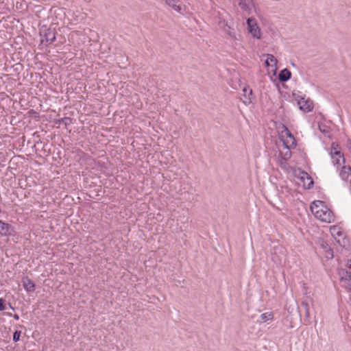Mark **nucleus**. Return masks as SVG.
<instances>
[{
  "instance_id": "7",
  "label": "nucleus",
  "mask_w": 351,
  "mask_h": 351,
  "mask_svg": "<svg viewBox=\"0 0 351 351\" xmlns=\"http://www.w3.org/2000/svg\"><path fill=\"white\" fill-rule=\"evenodd\" d=\"M239 5L244 12L250 14L253 8H254V0H238Z\"/></svg>"
},
{
  "instance_id": "12",
  "label": "nucleus",
  "mask_w": 351,
  "mask_h": 351,
  "mask_svg": "<svg viewBox=\"0 0 351 351\" xmlns=\"http://www.w3.org/2000/svg\"><path fill=\"white\" fill-rule=\"evenodd\" d=\"M274 254H276L277 252H278L280 254L279 256H278L277 257H276L275 256L273 257V260L275 261V262H277V263H281L284 259H285V250L283 247L282 246H278V247H276L275 249H274Z\"/></svg>"
},
{
  "instance_id": "6",
  "label": "nucleus",
  "mask_w": 351,
  "mask_h": 351,
  "mask_svg": "<svg viewBox=\"0 0 351 351\" xmlns=\"http://www.w3.org/2000/svg\"><path fill=\"white\" fill-rule=\"evenodd\" d=\"M243 98H242L243 103L245 105L248 106L250 104H252L253 102V101L254 100V97L253 96L252 90L251 88H250L249 86H245L243 88Z\"/></svg>"
},
{
  "instance_id": "16",
  "label": "nucleus",
  "mask_w": 351,
  "mask_h": 351,
  "mask_svg": "<svg viewBox=\"0 0 351 351\" xmlns=\"http://www.w3.org/2000/svg\"><path fill=\"white\" fill-rule=\"evenodd\" d=\"M340 281L342 286L351 293V278H348L346 276H341Z\"/></svg>"
},
{
  "instance_id": "5",
  "label": "nucleus",
  "mask_w": 351,
  "mask_h": 351,
  "mask_svg": "<svg viewBox=\"0 0 351 351\" xmlns=\"http://www.w3.org/2000/svg\"><path fill=\"white\" fill-rule=\"evenodd\" d=\"M298 104L301 110L304 112H311L313 109V102L310 99L304 97H298Z\"/></svg>"
},
{
  "instance_id": "22",
  "label": "nucleus",
  "mask_w": 351,
  "mask_h": 351,
  "mask_svg": "<svg viewBox=\"0 0 351 351\" xmlns=\"http://www.w3.org/2000/svg\"><path fill=\"white\" fill-rule=\"evenodd\" d=\"M348 271L346 272V275H348L351 278V259L348 261Z\"/></svg>"
},
{
  "instance_id": "1",
  "label": "nucleus",
  "mask_w": 351,
  "mask_h": 351,
  "mask_svg": "<svg viewBox=\"0 0 351 351\" xmlns=\"http://www.w3.org/2000/svg\"><path fill=\"white\" fill-rule=\"evenodd\" d=\"M311 210L315 218L325 223H332L335 216L332 212L325 205L324 202L315 200L311 205Z\"/></svg>"
},
{
  "instance_id": "19",
  "label": "nucleus",
  "mask_w": 351,
  "mask_h": 351,
  "mask_svg": "<svg viewBox=\"0 0 351 351\" xmlns=\"http://www.w3.org/2000/svg\"><path fill=\"white\" fill-rule=\"evenodd\" d=\"M9 224L0 220V234L7 235L9 234Z\"/></svg>"
},
{
  "instance_id": "24",
  "label": "nucleus",
  "mask_w": 351,
  "mask_h": 351,
  "mask_svg": "<svg viewBox=\"0 0 351 351\" xmlns=\"http://www.w3.org/2000/svg\"><path fill=\"white\" fill-rule=\"evenodd\" d=\"M228 28L229 31L228 32V34H229V36L230 37L235 38V33L234 32L233 29H232L230 27Z\"/></svg>"
},
{
  "instance_id": "9",
  "label": "nucleus",
  "mask_w": 351,
  "mask_h": 351,
  "mask_svg": "<svg viewBox=\"0 0 351 351\" xmlns=\"http://www.w3.org/2000/svg\"><path fill=\"white\" fill-rule=\"evenodd\" d=\"M317 244L325 250V256L327 258L331 259L333 258V252L328 247V243L322 239H317Z\"/></svg>"
},
{
  "instance_id": "35",
  "label": "nucleus",
  "mask_w": 351,
  "mask_h": 351,
  "mask_svg": "<svg viewBox=\"0 0 351 351\" xmlns=\"http://www.w3.org/2000/svg\"><path fill=\"white\" fill-rule=\"evenodd\" d=\"M338 243H339V245H341V243H340L339 240H338Z\"/></svg>"
},
{
  "instance_id": "14",
  "label": "nucleus",
  "mask_w": 351,
  "mask_h": 351,
  "mask_svg": "<svg viewBox=\"0 0 351 351\" xmlns=\"http://www.w3.org/2000/svg\"><path fill=\"white\" fill-rule=\"evenodd\" d=\"M22 282H23V285L25 289L27 291H34L35 285L32 280H30L27 277H25V278H23Z\"/></svg>"
},
{
  "instance_id": "15",
  "label": "nucleus",
  "mask_w": 351,
  "mask_h": 351,
  "mask_svg": "<svg viewBox=\"0 0 351 351\" xmlns=\"http://www.w3.org/2000/svg\"><path fill=\"white\" fill-rule=\"evenodd\" d=\"M291 76V71L287 69H285L280 72L278 78L280 82H286L290 79Z\"/></svg>"
},
{
  "instance_id": "17",
  "label": "nucleus",
  "mask_w": 351,
  "mask_h": 351,
  "mask_svg": "<svg viewBox=\"0 0 351 351\" xmlns=\"http://www.w3.org/2000/svg\"><path fill=\"white\" fill-rule=\"evenodd\" d=\"M267 58L265 60V65L267 66H276L277 60L272 54H266Z\"/></svg>"
},
{
  "instance_id": "32",
  "label": "nucleus",
  "mask_w": 351,
  "mask_h": 351,
  "mask_svg": "<svg viewBox=\"0 0 351 351\" xmlns=\"http://www.w3.org/2000/svg\"><path fill=\"white\" fill-rule=\"evenodd\" d=\"M337 234H338L339 237L341 236V233L337 232Z\"/></svg>"
},
{
  "instance_id": "11",
  "label": "nucleus",
  "mask_w": 351,
  "mask_h": 351,
  "mask_svg": "<svg viewBox=\"0 0 351 351\" xmlns=\"http://www.w3.org/2000/svg\"><path fill=\"white\" fill-rule=\"evenodd\" d=\"M331 157L332 158V162L334 165H341V160L344 164L345 163V158L343 157V155L341 153L339 150H335L334 152H330Z\"/></svg>"
},
{
  "instance_id": "3",
  "label": "nucleus",
  "mask_w": 351,
  "mask_h": 351,
  "mask_svg": "<svg viewBox=\"0 0 351 351\" xmlns=\"http://www.w3.org/2000/svg\"><path fill=\"white\" fill-rule=\"evenodd\" d=\"M247 31L254 38L261 39L262 31L255 19L249 18L247 20Z\"/></svg>"
},
{
  "instance_id": "29",
  "label": "nucleus",
  "mask_w": 351,
  "mask_h": 351,
  "mask_svg": "<svg viewBox=\"0 0 351 351\" xmlns=\"http://www.w3.org/2000/svg\"><path fill=\"white\" fill-rule=\"evenodd\" d=\"M305 314H306V317H309V316H310L309 309H306V310L305 311Z\"/></svg>"
},
{
  "instance_id": "20",
  "label": "nucleus",
  "mask_w": 351,
  "mask_h": 351,
  "mask_svg": "<svg viewBox=\"0 0 351 351\" xmlns=\"http://www.w3.org/2000/svg\"><path fill=\"white\" fill-rule=\"evenodd\" d=\"M46 38V42L49 43H51L56 38L55 34L50 30H48V32L45 35Z\"/></svg>"
},
{
  "instance_id": "8",
  "label": "nucleus",
  "mask_w": 351,
  "mask_h": 351,
  "mask_svg": "<svg viewBox=\"0 0 351 351\" xmlns=\"http://www.w3.org/2000/svg\"><path fill=\"white\" fill-rule=\"evenodd\" d=\"M294 147L287 146V145H283V147L280 150L279 156L281 158L282 160L286 161L291 157V149ZM282 164V161H281Z\"/></svg>"
},
{
  "instance_id": "13",
  "label": "nucleus",
  "mask_w": 351,
  "mask_h": 351,
  "mask_svg": "<svg viewBox=\"0 0 351 351\" xmlns=\"http://www.w3.org/2000/svg\"><path fill=\"white\" fill-rule=\"evenodd\" d=\"M165 3L167 5L171 8L173 10L178 13H181L182 5L178 0H165Z\"/></svg>"
},
{
  "instance_id": "31",
  "label": "nucleus",
  "mask_w": 351,
  "mask_h": 351,
  "mask_svg": "<svg viewBox=\"0 0 351 351\" xmlns=\"http://www.w3.org/2000/svg\"><path fill=\"white\" fill-rule=\"evenodd\" d=\"M332 230L334 232V231H335L337 230V228L335 227H333Z\"/></svg>"
},
{
  "instance_id": "28",
  "label": "nucleus",
  "mask_w": 351,
  "mask_h": 351,
  "mask_svg": "<svg viewBox=\"0 0 351 351\" xmlns=\"http://www.w3.org/2000/svg\"><path fill=\"white\" fill-rule=\"evenodd\" d=\"M348 145L350 152L351 154V140H350V139L348 140Z\"/></svg>"
},
{
  "instance_id": "27",
  "label": "nucleus",
  "mask_w": 351,
  "mask_h": 351,
  "mask_svg": "<svg viewBox=\"0 0 351 351\" xmlns=\"http://www.w3.org/2000/svg\"><path fill=\"white\" fill-rule=\"evenodd\" d=\"M302 304L304 306V308H305V311H306V309H309V306H308V304H307V302H303L302 303Z\"/></svg>"
},
{
  "instance_id": "25",
  "label": "nucleus",
  "mask_w": 351,
  "mask_h": 351,
  "mask_svg": "<svg viewBox=\"0 0 351 351\" xmlns=\"http://www.w3.org/2000/svg\"><path fill=\"white\" fill-rule=\"evenodd\" d=\"M339 145L335 143H333L331 145V152H335V150H338Z\"/></svg>"
},
{
  "instance_id": "30",
  "label": "nucleus",
  "mask_w": 351,
  "mask_h": 351,
  "mask_svg": "<svg viewBox=\"0 0 351 351\" xmlns=\"http://www.w3.org/2000/svg\"><path fill=\"white\" fill-rule=\"evenodd\" d=\"M14 319H16V320H19V315H18L15 314V315H14Z\"/></svg>"
},
{
  "instance_id": "4",
  "label": "nucleus",
  "mask_w": 351,
  "mask_h": 351,
  "mask_svg": "<svg viewBox=\"0 0 351 351\" xmlns=\"http://www.w3.org/2000/svg\"><path fill=\"white\" fill-rule=\"evenodd\" d=\"M280 136L283 141V145H287V146L291 147L296 146V141L295 137L291 133L287 126L283 125V130L281 132Z\"/></svg>"
},
{
  "instance_id": "10",
  "label": "nucleus",
  "mask_w": 351,
  "mask_h": 351,
  "mask_svg": "<svg viewBox=\"0 0 351 351\" xmlns=\"http://www.w3.org/2000/svg\"><path fill=\"white\" fill-rule=\"evenodd\" d=\"M339 176L343 180L351 182V167L343 165L340 170Z\"/></svg>"
},
{
  "instance_id": "21",
  "label": "nucleus",
  "mask_w": 351,
  "mask_h": 351,
  "mask_svg": "<svg viewBox=\"0 0 351 351\" xmlns=\"http://www.w3.org/2000/svg\"><path fill=\"white\" fill-rule=\"evenodd\" d=\"M21 337V331H15L13 335V340L16 342L19 340Z\"/></svg>"
},
{
  "instance_id": "33",
  "label": "nucleus",
  "mask_w": 351,
  "mask_h": 351,
  "mask_svg": "<svg viewBox=\"0 0 351 351\" xmlns=\"http://www.w3.org/2000/svg\"><path fill=\"white\" fill-rule=\"evenodd\" d=\"M9 305H10V308L14 309L13 307L11 306V304H9Z\"/></svg>"
},
{
  "instance_id": "34",
  "label": "nucleus",
  "mask_w": 351,
  "mask_h": 351,
  "mask_svg": "<svg viewBox=\"0 0 351 351\" xmlns=\"http://www.w3.org/2000/svg\"><path fill=\"white\" fill-rule=\"evenodd\" d=\"M338 243H339V245H341V243H340L339 240H338Z\"/></svg>"
},
{
  "instance_id": "18",
  "label": "nucleus",
  "mask_w": 351,
  "mask_h": 351,
  "mask_svg": "<svg viewBox=\"0 0 351 351\" xmlns=\"http://www.w3.org/2000/svg\"><path fill=\"white\" fill-rule=\"evenodd\" d=\"M261 322L265 323L268 321H271L274 318V314L272 312H266L261 315L260 316Z\"/></svg>"
},
{
  "instance_id": "23",
  "label": "nucleus",
  "mask_w": 351,
  "mask_h": 351,
  "mask_svg": "<svg viewBox=\"0 0 351 351\" xmlns=\"http://www.w3.org/2000/svg\"><path fill=\"white\" fill-rule=\"evenodd\" d=\"M319 129L323 133H326L327 132L326 127L325 125H319Z\"/></svg>"
},
{
  "instance_id": "2",
  "label": "nucleus",
  "mask_w": 351,
  "mask_h": 351,
  "mask_svg": "<svg viewBox=\"0 0 351 351\" xmlns=\"http://www.w3.org/2000/svg\"><path fill=\"white\" fill-rule=\"evenodd\" d=\"M293 173L295 177L300 181V184H302L305 189H309L313 186V178L306 172L298 169L294 170Z\"/></svg>"
},
{
  "instance_id": "26",
  "label": "nucleus",
  "mask_w": 351,
  "mask_h": 351,
  "mask_svg": "<svg viewBox=\"0 0 351 351\" xmlns=\"http://www.w3.org/2000/svg\"><path fill=\"white\" fill-rule=\"evenodd\" d=\"M3 300L0 298V311H3L5 309V305L3 304Z\"/></svg>"
}]
</instances>
